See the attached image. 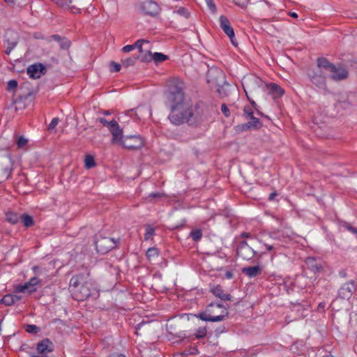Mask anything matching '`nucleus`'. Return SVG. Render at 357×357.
Masks as SVG:
<instances>
[{"instance_id": "f257e3e1", "label": "nucleus", "mask_w": 357, "mask_h": 357, "mask_svg": "<svg viewBox=\"0 0 357 357\" xmlns=\"http://www.w3.org/2000/svg\"><path fill=\"white\" fill-rule=\"evenodd\" d=\"M167 100L171 108L169 119L175 125L184 123L197 126L207 119L206 115L198 110L193 111L191 106L184 101V93L181 84L173 80L169 84Z\"/></svg>"}, {"instance_id": "f03ea898", "label": "nucleus", "mask_w": 357, "mask_h": 357, "mask_svg": "<svg viewBox=\"0 0 357 357\" xmlns=\"http://www.w3.org/2000/svg\"><path fill=\"white\" fill-rule=\"evenodd\" d=\"M70 291L75 300L83 301L97 294L96 288L89 273L74 275L70 281Z\"/></svg>"}, {"instance_id": "7ed1b4c3", "label": "nucleus", "mask_w": 357, "mask_h": 357, "mask_svg": "<svg viewBox=\"0 0 357 357\" xmlns=\"http://www.w3.org/2000/svg\"><path fill=\"white\" fill-rule=\"evenodd\" d=\"M242 86L247 96L248 93L255 94L261 89H265L275 96H280L284 93V90L278 84L275 83L266 84L260 78L254 75L244 77L242 80Z\"/></svg>"}, {"instance_id": "20e7f679", "label": "nucleus", "mask_w": 357, "mask_h": 357, "mask_svg": "<svg viewBox=\"0 0 357 357\" xmlns=\"http://www.w3.org/2000/svg\"><path fill=\"white\" fill-rule=\"evenodd\" d=\"M328 59L324 57L318 58L317 66L309 70L308 77L310 81L320 89L326 88V73Z\"/></svg>"}, {"instance_id": "39448f33", "label": "nucleus", "mask_w": 357, "mask_h": 357, "mask_svg": "<svg viewBox=\"0 0 357 357\" xmlns=\"http://www.w3.org/2000/svg\"><path fill=\"white\" fill-rule=\"evenodd\" d=\"M13 171V162L8 154L0 155V183L7 180Z\"/></svg>"}, {"instance_id": "423d86ee", "label": "nucleus", "mask_w": 357, "mask_h": 357, "mask_svg": "<svg viewBox=\"0 0 357 357\" xmlns=\"http://www.w3.org/2000/svg\"><path fill=\"white\" fill-rule=\"evenodd\" d=\"M214 306H216L218 308L222 309V313L220 314L217 315V316H212L206 312H202V313L199 314L198 317L203 321H213V322L221 321L224 320L225 318L228 315V312L227 310V307L223 306L222 304H220V303H217L216 305L211 304L208 306L207 311L210 312L211 308H212Z\"/></svg>"}, {"instance_id": "0eeeda50", "label": "nucleus", "mask_w": 357, "mask_h": 357, "mask_svg": "<svg viewBox=\"0 0 357 357\" xmlns=\"http://www.w3.org/2000/svg\"><path fill=\"white\" fill-rule=\"evenodd\" d=\"M95 244L97 252L103 255L114 248L116 245L117 241L112 238L100 236L95 241Z\"/></svg>"}, {"instance_id": "6e6552de", "label": "nucleus", "mask_w": 357, "mask_h": 357, "mask_svg": "<svg viewBox=\"0 0 357 357\" xmlns=\"http://www.w3.org/2000/svg\"><path fill=\"white\" fill-rule=\"evenodd\" d=\"M144 144V140L139 135H127L119 145L128 149L135 150L141 149Z\"/></svg>"}, {"instance_id": "1a4fd4ad", "label": "nucleus", "mask_w": 357, "mask_h": 357, "mask_svg": "<svg viewBox=\"0 0 357 357\" xmlns=\"http://www.w3.org/2000/svg\"><path fill=\"white\" fill-rule=\"evenodd\" d=\"M328 73H329L330 77L334 81H341L346 79L349 76L348 70L343 66L336 67L333 63L328 61L327 63Z\"/></svg>"}, {"instance_id": "9d476101", "label": "nucleus", "mask_w": 357, "mask_h": 357, "mask_svg": "<svg viewBox=\"0 0 357 357\" xmlns=\"http://www.w3.org/2000/svg\"><path fill=\"white\" fill-rule=\"evenodd\" d=\"M142 42L139 44V54L137 56V59L142 62H150L151 61V45L149 40H139Z\"/></svg>"}, {"instance_id": "9b49d317", "label": "nucleus", "mask_w": 357, "mask_h": 357, "mask_svg": "<svg viewBox=\"0 0 357 357\" xmlns=\"http://www.w3.org/2000/svg\"><path fill=\"white\" fill-rule=\"evenodd\" d=\"M220 26L225 33L229 36L232 45L237 46L238 43L235 39L234 29L231 27L230 22L226 16L221 15L220 17Z\"/></svg>"}, {"instance_id": "f8f14e48", "label": "nucleus", "mask_w": 357, "mask_h": 357, "mask_svg": "<svg viewBox=\"0 0 357 357\" xmlns=\"http://www.w3.org/2000/svg\"><path fill=\"white\" fill-rule=\"evenodd\" d=\"M140 10L146 15L155 16L159 13L160 7L152 0H146L140 3Z\"/></svg>"}, {"instance_id": "ddd939ff", "label": "nucleus", "mask_w": 357, "mask_h": 357, "mask_svg": "<svg viewBox=\"0 0 357 357\" xmlns=\"http://www.w3.org/2000/svg\"><path fill=\"white\" fill-rule=\"evenodd\" d=\"M305 262L307 268L314 274L324 272V263L321 260L314 257H307Z\"/></svg>"}, {"instance_id": "4468645a", "label": "nucleus", "mask_w": 357, "mask_h": 357, "mask_svg": "<svg viewBox=\"0 0 357 357\" xmlns=\"http://www.w3.org/2000/svg\"><path fill=\"white\" fill-rule=\"evenodd\" d=\"M109 130L112 135L111 142L119 145L125 137L123 135V129L120 128L116 121L113 120L112 125H110Z\"/></svg>"}, {"instance_id": "2eb2a0df", "label": "nucleus", "mask_w": 357, "mask_h": 357, "mask_svg": "<svg viewBox=\"0 0 357 357\" xmlns=\"http://www.w3.org/2000/svg\"><path fill=\"white\" fill-rule=\"evenodd\" d=\"M40 282V280L36 277H33L29 280V282H26L24 285H17L15 291V292H22L31 294L36 291V286Z\"/></svg>"}, {"instance_id": "dca6fc26", "label": "nucleus", "mask_w": 357, "mask_h": 357, "mask_svg": "<svg viewBox=\"0 0 357 357\" xmlns=\"http://www.w3.org/2000/svg\"><path fill=\"white\" fill-rule=\"evenodd\" d=\"M237 255L244 259L249 260L254 256L255 251L248 245L246 241H243L237 248Z\"/></svg>"}, {"instance_id": "f3484780", "label": "nucleus", "mask_w": 357, "mask_h": 357, "mask_svg": "<svg viewBox=\"0 0 357 357\" xmlns=\"http://www.w3.org/2000/svg\"><path fill=\"white\" fill-rule=\"evenodd\" d=\"M46 73L45 67L42 63L31 65L27 68V74L31 78L38 79Z\"/></svg>"}, {"instance_id": "a211bd4d", "label": "nucleus", "mask_w": 357, "mask_h": 357, "mask_svg": "<svg viewBox=\"0 0 357 357\" xmlns=\"http://www.w3.org/2000/svg\"><path fill=\"white\" fill-rule=\"evenodd\" d=\"M181 324L182 321L180 319L169 320L166 325L167 330L170 334L181 337Z\"/></svg>"}, {"instance_id": "6ab92c4d", "label": "nucleus", "mask_w": 357, "mask_h": 357, "mask_svg": "<svg viewBox=\"0 0 357 357\" xmlns=\"http://www.w3.org/2000/svg\"><path fill=\"white\" fill-rule=\"evenodd\" d=\"M356 287L353 280L344 284L339 289L338 294L342 298H349L355 292Z\"/></svg>"}, {"instance_id": "aec40b11", "label": "nucleus", "mask_w": 357, "mask_h": 357, "mask_svg": "<svg viewBox=\"0 0 357 357\" xmlns=\"http://www.w3.org/2000/svg\"><path fill=\"white\" fill-rule=\"evenodd\" d=\"M53 344L48 339H45L37 344L36 349L40 355L46 354L53 351Z\"/></svg>"}, {"instance_id": "412c9836", "label": "nucleus", "mask_w": 357, "mask_h": 357, "mask_svg": "<svg viewBox=\"0 0 357 357\" xmlns=\"http://www.w3.org/2000/svg\"><path fill=\"white\" fill-rule=\"evenodd\" d=\"M250 119L252 120L251 121L241 125L242 130L259 129L262 126V123L259 119L255 116H251Z\"/></svg>"}, {"instance_id": "4be33fe9", "label": "nucleus", "mask_w": 357, "mask_h": 357, "mask_svg": "<svg viewBox=\"0 0 357 357\" xmlns=\"http://www.w3.org/2000/svg\"><path fill=\"white\" fill-rule=\"evenodd\" d=\"M242 273L249 278H255L261 273V268L259 266L245 267L242 269Z\"/></svg>"}, {"instance_id": "5701e85b", "label": "nucleus", "mask_w": 357, "mask_h": 357, "mask_svg": "<svg viewBox=\"0 0 357 357\" xmlns=\"http://www.w3.org/2000/svg\"><path fill=\"white\" fill-rule=\"evenodd\" d=\"M211 292L216 297H218L223 301H231V296L229 294H224L223 290L219 286L213 288L211 289Z\"/></svg>"}, {"instance_id": "b1692460", "label": "nucleus", "mask_w": 357, "mask_h": 357, "mask_svg": "<svg viewBox=\"0 0 357 357\" xmlns=\"http://www.w3.org/2000/svg\"><path fill=\"white\" fill-rule=\"evenodd\" d=\"M20 219L22 220V222L25 227H31L34 225V221L32 216L26 213H23L20 216Z\"/></svg>"}, {"instance_id": "393cba45", "label": "nucleus", "mask_w": 357, "mask_h": 357, "mask_svg": "<svg viewBox=\"0 0 357 357\" xmlns=\"http://www.w3.org/2000/svg\"><path fill=\"white\" fill-rule=\"evenodd\" d=\"M168 59V56L162 53L155 52L152 54L151 61H154L155 63H161L164 61H166Z\"/></svg>"}, {"instance_id": "a878e982", "label": "nucleus", "mask_w": 357, "mask_h": 357, "mask_svg": "<svg viewBox=\"0 0 357 357\" xmlns=\"http://www.w3.org/2000/svg\"><path fill=\"white\" fill-rule=\"evenodd\" d=\"M20 217L15 213L8 212L6 213V220L10 223L15 225L19 222Z\"/></svg>"}, {"instance_id": "bb28decb", "label": "nucleus", "mask_w": 357, "mask_h": 357, "mask_svg": "<svg viewBox=\"0 0 357 357\" xmlns=\"http://www.w3.org/2000/svg\"><path fill=\"white\" fill-rule=\"evenodd\" d=\"M137 59H138L137 56L130 57V58L122 60L121 64L123 66H124L126 68L132 66L135 64Z\"/></svg>"}, {"instance_id": "cd10ccee", "label": "nucleus", "mask_w": 357, "mask_h": 357, "mask_svg": "<svg viewBox=\"0 0 357 357\" xmlns=\"http://www.w3.org/2000/svg\"><path fill=\"white\" fill-rule=\"evenodd\" d=\"M85 167L87 169H91L96 166L94 158L92 155H87L84 160Z\"/></svg>"}, {"instance_id": "c85d7f7f", "label": "nucleus", "mask_w": 357, "mask_h": 357, "mask_svg": "<svg viewBox=\"0 0 357 357\" xmlns=\"http://www.w3.org/2000/svg\"><path fill=\"white\" fill-rule=\"evenodd\" d=\"M141 43L142 42H139V40H138L132 45H126L122 48V52L127 53L132 51L135 49H138L139 44Z\"/></svg>"}, {"instance_id": "c756f323", "label": "nucleus", "mask_w": 357, "mask_h": 357, "mask_svg": "<svg viewBox=\"0 0 357 357\" xmlns=\"http://www.w3.org/2000/svg\"><path fill=\"white\" fill-rule=\"evenodd\" d=\"M207 328L206 326L199 327L195 333V337L197 339H202L206 335Z\"/></svg>"}, {"instance_id": "7c9ffc66", "label": "nucleus", "mask_w": 357, "mask_h": 357, "mask_svg": "<svg viewBox=\"0 0 357 357\" xmlns=\"http://www.w3.org/2000/svg\"><path fill=\"white\" fill-rule=\"evenodd\" d=\"M0 303H3L6 305H12L14 304L13 297L11 294H7L1 298Z\"/></svg>"}, {"instance_id": "2f4dec72", "label": "nucleus", "mask_w": 357, "mask_h": 357, "mask_svg": "<svg viewBox=\"0 0 357 357\" xmlns=\"http://www.w3.org/2000/svg\"><path fill=\"white\" fill-rule=\"evenodd\" d=\"M158 250L157 248H150L148 249L146 252V257L149 259H154L155 257H158Z\"/></svg>"}, {"instance_id": "473e14b6", "label": "nucleus", "mask_w": 357, "mask_h": 357, "mask_svg": "<svg viewBox=\"0 0 357 357\" xmlns=\"http://www.w3.org/2000/svg\"><path fill=\"white\" fill-rule=\"evenodd\" d=\"M190 236L192 237V238L195 241H199L202 237V231L201 229H195V230H192L191 232H190Z\"/></svg>"}, {"instance_id": "72a5a7b5", "label": "nucleus", "mask_w": 357, "mask_h": 357, "mask_svg": "<svg viewBox=\"0 0 357 357\" xmlns=\"http://www.w3.org/2000/svg\"><path fill=\"white\" fill-rule=\"evenodd\" d=\"M155 233V229L150 225H147L146 227V233L144 234V239L149 240Z\"/></svg>"}, {"instance_id": "f704fd0d", "label": "nucleus", "mask_w": 357, "mask_h": 357, "mask_svg": "<svg viewBox=\"0 0 357 357\" xmlns=\"http://www.w3.org/2000/svg\"><path fill=\"white\" fill-rule=\"evenodd\" d=\"M253 109L250 106H245L243 108V114L246 119L251 118V116H254L253 115Z\"/></svg>"}, {"instance_id": "c9c22d12", "label": "nucleus", "mask_w": 357, "mask_h": 357, "mask_svg": "<svg viewBox=\"0 0 357 357\" xmlns=\"http://www.w3.org/2000/svg\"><path fill=\"white\" fill-rule=\"evenodd\" d=\"M17 42L16 40H13L12 42H10L9 40L7 41V46L6 50L5 51L6 54H10L13 49L16 46Z\"/></svg>"}, {"instance_id": "e433bc0d", "label": "nucleus", "mask_w": 357, "mask_h": 357, "mask_svg": "<svg viewBox=\"0 0 357 357\" xmlns=\"http://www.w3.org/2000/svg\"><path fill=\"white\" fill-rule=\"evenodd\" d=\"M60 44V47L61 50H67L70 47V41L66 38H62V39L59 42Z\"/></svg>"}, {"instance_id": "4c0bfd02", "label": "nucleus", "mask_w": 357, "mask_h": 357, "mask_svg": "<svg viewBox=\"0 0 357 357\" xmlns=\"http://www.w3.org/2000/svg\"><path fill=\"white\" fill-rule=\"evenodd\" d=\"M58 123H59V119L58 118H54L51 121L50 123L48 126V128H47L48 130L50 132H55V128L57 126Z\"/></svg>"}, {"instance_id": "58836bf2", "label": "nucleus", "mask_w": 357, "mask_h": 357, "mask_svg": "<svg viewBox=\"0 0 357 357\" xmlns=\"http://www.w3.org/2000/svg\"><path fill=\"white\" fill-rule=\"evenodd\" d=\"M342 227L347 229L348 231L357 235V228L352 227L349 223L344 222Z\"/></svg>"}, {"instance_id": "ea45409f", "label": "nucleus", "mask_w": 357, "mask_h": 357, "mask_svg": "<svg viewBox=\"0 0 357 357\" xmlns=\"http://www.w3.org/2000/svg\"><path fill=\"white\" fill-rule=\"evenodd\" d=\"M28 140L22 136L18 137L17 144L19 148L24 147L27 144Z\"/></svg>"}, {"instance_id": "a19ab883", "label": "nucleus", "mask_w": 357, "mask_h": 357, "mask_svg": "<svg viewBox=\"0 0 357 357\" xmlns=\"http://www.w3.org/2000/svg\"><path fill=\"white\" fill-rule=\"evenodd\" d=\"M26 331L28 333H36L39 331V328L36 325H27L26 327Z\"/></svg>"}, {"instance_id": "79ce46f5", "label": "nucleus", "mask_w": 357, "mask_h": 357, "mask_svg": "<svg viewBox=\"0 0 357 357\" xmlns=\"http://www.w3.org/2000/svg\"><path fill=\"white\" fill-rule=\"evenodd\" d=\"M212 74H215L217 75V78L218 77H220V78L223 77V73L219 69H214V70H210L208 73V77H211Z\"/></svg>"}, {"instance_id": "37998d69", "label": "nucleus", "mask_w": 357, "mask_h": 357, "mask_svg": "<svg viewBox=\"0 0 357 357\" xmlns=\"http://www.w3.org/2000/svg\"><path fill=\"white\" fill-rule=\"evenodd\" d=\"M17 86V82L15 79H11L8 82L7 89L8 91L13 90Z\"/></svg>"}, {"instance_id": "c03bdc74", "label": "nucleus", "mask_w": 357, "mask_h": 357, "mask_svg": "<svg viewBox=\"0 0 357 357\" xmlns=\"http://www.w3.org/2000/svg\"><path fill=\"white\" fill-rule=\"evenodd\" d=\"M98 121L100 123H102L104 126L107 127L108 129L109 128L110 125H112V123H113V120L108 121L105 118H99V119H98Z\"/></svg>"}, {"instance_id": "a18cd8bd", "label": "nucleus", "mask_w": 357, "mask_h": 357, "mask_svg": "<svg viewBox=\"0 0 357 357\" xmlns=\"http://www.w3.org/2000/svg\"><path fill=\"white\" fill-rule=\"evenodd\" d=\"M110 66L113 68V69H111V71L119 72L121 70V64L114 61L110 62Z\"/></svg>"}, {"instance_id": "49530a36", "label": "nucleus", "mask_w": 357, "mask_h": 357, "mask_svg": "<svg viewBox=\"0 0 357 357\" xmlns=\"http://www.w3.org/2000/svg\"><path fill=\"white\" fill-rule=\"evenodd\" d=\"M221 111H222V112L224 114V115L226 117L229 116L230 112H229V109H228V107H227V105L225 104H222L221 105Z\"/></svg>"}, {"instance_id": "de8ad7c7", "label": "nucleus", "mask_w": 357, "mask_h": 357, "mask_svg": "<svg viewBox=\"0 0 357 357\" xmlns=\"http://www.w3.org/2000/svg\"><path fill=\"white\" fill-rule=\"evenodd\" d=\"M207 3L208 8L211 10L213 13H215L216 10L215 5L214 4L213 0H205Z\"/></svg>"}, {"instance_id": "09e8293b", "label": "nucleus", "mask_w": 357, "mask_h": 357, "mask_svg": "<svg viewBox=\"0 0 357 357\" xmlns=\"http://www.w3.org/2000/svg\"><path fill=\"white\" fill-rule=\"evenodd\" d=\"M52 39V40H56V41H57V42H59V41L62 39V38H61L59 35H58V34H54V35L51 36L47 39V41H48V42H51Z\"/></svg>"}, {"instance_id": "8fccbe9b", "label": "nucleus", "mask_w": 357, "mask_h": 357, "mask_svg": "<svg viewBox=\"0 0 357 357\" xmlns=\"http://www.w3.org/2000/svg\"><path fill=\"white\" fill-rule=\"evenodd\" d=\"M259 92H257V93L255 94H253V93H248V96L246 95V96L248 97V100H250L252 106L253 108H255V109H257V105L256 104V102L253 100H250V97H249V94L250 95H253V96H256L258 94Z\"/></svg>"}, {"instance_id": "3c124183", "label": "nucleus", "mask_w": 357, "mask_h": 357, "mask_svg": "<svg viewBox=\"0 0 357 357\" xmlns=\"http://www.w3.org/2000/svg\"><path fill=\"white\" fill-rule=\"evenodd\" d=\"M177 13L180 15H185V17H188V15H189V13H188L187 10L185 9L184 8H180L178 10H177Z\"/></svg>"}, {"instance_id": "603ef678", "label": "nucleus", "mask_w": 357, "mask_h": 357, "mask_svg": "<svg viewBox=\"0 0 357 357\" xmlns=\"http://www.w3.org/2000/svg\"><path fill=\"white\" fill-rule=\"evenodd\" d=\"M233 2L236 5H237L238 6H240L241 8H245L246 7V3L243 1H241V0H233Z\"/></svg>"}, {"instance_id": "864d4df0", "label": "nucleus", "mask_w": 357, "mask_h": 357, "mask_svg": "<svg viewBox=\"0 0 357 357\" xmlns=\"http://www.w3.org/2000/svg\"><path fill=\"white\" fill-rule=\"evenodd\" d=\"M161 196H162V194H160V193H158V192L157 193H151L146 197V199H149V201H151L153 198L160 197Z\"/></svg>"}, {"instance_id": "5fc2aeb1", "label": "nucleus", "mask_w": 357, "mask_h": 357, "mask_svg": "<svg viewBox=\"0 0 357 357\" xmlns=\"http://www.w3.org/2000/svg\"><path fill=\"white\" fill-rule=\"evenodd\" d=\"M137 109H138V108H136V109H130V110L126 111L125 114H126V115H128V114H129L130 112H135V115L138 119H139V114H138V112H137Z\"/></svg>"}, {"instance_id": "6e6d98bb", "label": "nucleus", "mask_w": 357, "mask_h": 357, "mask_svg": "<svg viewBox=\"0 0 357 357\" xmlns=\"http://www.w3.org/2000/svg\"><path fill=\"white\" fill-rule=\"evenodd\" d=\"M11 296H13V297L14 303L19 301L22 298V297L20 296H17L15 294H11Z\"/></svg>"}, {"instance_id": "4d7b16f0", "label": "nucleus", "mask_w": 357, "mask_h": 357, "mask_svg": "<svg viewBox=\"0 0 357 357\" xmlns=\"http://www.w3.org/2000/svg\"><path fill=\"white\" fill-rule=\"evenodd\" d=\"M225 275L228 279H231L233 278V273L231 271H227Z\"/></svg>"}, {"instance_id": "13d9d810", "label": "nucleus", "mask_w": 357, "mask_h": 357, "mask_svg": "<svg viewBox=\"0 0 357 357\" xmlns=\"http://www.w3.org/2000/svg\"><path fill=\"white\" fill-rule=\"evenodd\" d=\"M277 195H278V194L276 192L271 193L269 195L268 199L270 201H272L274 199L275 197H276Z\"/></svg>"}, {"instance_id": "bf43d9fd", "label": "nucleus", "mask_w": 357, "mask_h": 357, "mask_svg": "<svg viewBox=\"0 0 357 357\" xmlns=\"http://www.w3.org/2000/svg\"><path fill=\"white\" fill-rule=\"evenodd\" d=\"M264 245L266 247L268 251H271L274 248L273 245H269L265 243H264Z\"/></svg>"}, {"instance_id": "052dcab7", "label": "nucleus", "mask_w": 357, "mask_h": 357, "mask_svg": "<svg viewBox=\"0 0 357 357\" xmlns=\"http://www.w3.org/2000/svg\"><path fill=\"white\" fill-rule=\"evenodd\" d=\"M324 307H325V305L322 303H319L318 307H317V310L319 311H323L324 309Z\"/></svg>"}, {"instance_id": "680f3d73", "label": "nucleus", "mask_w": 357, "mask_h": 357, "mask_svg": "<svg viewBox=\"0 0 357 357\" xmlns=\"http://www.w3.org/2000/svg\"><path fill=\"white\" fill-rule=\"evenodd\" d=\"M109 357H126V356L122 354H114L110 355Z\"/></svg>"}, {"instance_id": "e2e57ef3", "label": "nucleus", "mask_w": 357, "mask_h": 357, "mask_svg": "<svg viewBox=\"0 0 357 357\" xmlns=\"http://www.w3.org/2000/svg\"><path fill=\"white\" fill-rule=\"evenodd\" d=\"M241 236L243 238H249L250 236V234L244 232L241 234Z\"/></svg>"}, {"instance_id": "0e129e2a", "label": "nucleus", "mask_w": 357, "mask_h": 357, "mask_svg": "<svg viewBox=\"0 0 357 357\" xmlns=\"http://www.w3.org/2000/svg\"><path fill=\"white\" fill-rule=\"evenodd\" d=\"M289 15L292 17H294V18H296L298 17V15L296 13H294V12H291L289 13Z\"/></svg>"}, {"instance_id": "69168bd1", "label": "nucleus", "mask_w": 357, "mask_h": 357, "mask_svg": "<svg viewBox=\"0 0 357 357\" xmlns=\"http://www.w3.org/2000/svg\"><path fill=\"white\" fill-rule=\"evenodd\" d=\"M144 325H145V323L142 322L137 325V330H139Z\"/></svg>"}, {"instance_id": "338daca9", "label": "nucleus", "mask_w": 357, "mask_h": 357, "mask_svg": "<svg viewBox=\"0 0 357 357\" xmlns=\"http://www.w3.org/2000/svg\"><path fill=\"white\" fill-rule=\"evenodd\" d=\"M103 114L105 115H109L111 114V112H110V111L107 110V111H104Z\"/></svg>"}, {"instance_id": "774afa93", "label": "nucleus", "mask_w": 357, "mask_h": 357, "mask_svg": "<svg viewBox=\"0 0 357 357\" xmlns=\"http://www.w3.org/2000/svg\"><path fill=\"white\" fill-rule=\"evenodd\" d=\"M343 276H345V273H341Z\"/></svg>"}]
</instances>
